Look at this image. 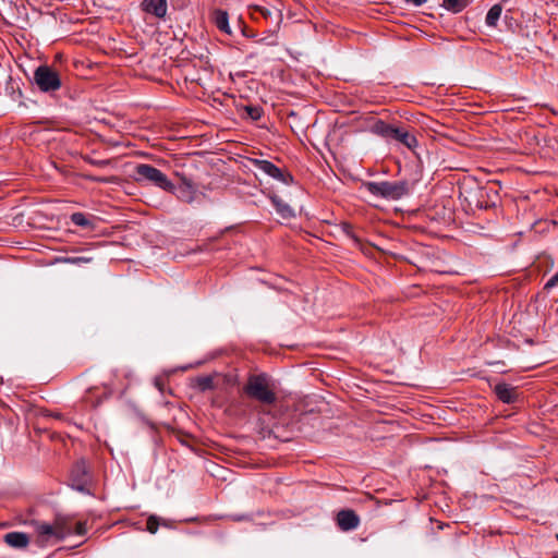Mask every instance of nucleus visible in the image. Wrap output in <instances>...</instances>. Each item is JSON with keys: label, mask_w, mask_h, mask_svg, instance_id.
Segmentation results:
<instances>
[{"label": "nucleus", "mask_w": 558, "mask_h": 558, "mask_svg": "<svg viewBox=\"0 0 558 558\" xmlns=\"http://www.w3.org/2000/svg\"><path fill=\"white\" fill-rule=\"evenodd\" d=\"M558 286V271L546 282L544 289H551Z\"/></svg>", "instance_id": "obj_28"}, {"label": "nucleus", "mask_w": 558, "mask_h": 558, "mask_svg": "<svg viewBox=\"0 0 558 558\" xmlns=\"http://www.w3.org/2000/svg\"><path fill=\"white\" fill-rule=\"evenodd\" d=\"M4 542L13 548H25L29 544V537L23 532H10L4 535Z\"/></svg>", "instance_id": "obj_16"}, {"label": "nucleus", "mask_w": 558, "mask_h": 558, "mask_svg": "<svg viewBox=\"0 0 558 558\" xmlns=\"http://www.w3.org/2000/svg\"><path fill=\"white\" fill-rule=\"evenodd\" d=\"M177 189L180 193L178 197L186 203L193 202L198 194L197 185L191 179H187L184 173L177 172Z\"/></svg>", "instance_id": "obj_7"}, {"label": "nucleus", "mask_w": 558, "mask_h": 558, "mask_svg": "<svg viewBox=\"0 0 558 558\" xmlns=\"http://www.w3.org/2000/svg\"><path fill=\"white\" fill-rule=\"evenodd\" d=\"M364 186L372 195L386 199H399L408 193L405 182H366Z\"/></svg>", "instance_id": "obj_3"}, {"label": "nucleus", "mask_w": 558, "mask_h": 558, "mask_svg": "<svg viewBox=\"0 0 558 558\" xmlns=\"http://www.w3.org/2000/svg\"><path fill=\"white\" fill-rule=\"evenodd\" d=\"M557 539H558V534H557Z\"/></svg>", "instance_id": "obj_32"}, {"label": "nucleus", "mask_w": 558, "mask_h": 558, "mask_svg": "<svg viewBox=\"0 0 558 558\" xmlns=\"http://www.w3.org/2000/svg\"><path fill=\"white\" fill-rule=\"evenodd\" d=\"M142 10L156 17H163L167 13L166 0H143L141 3Z\"/></svg>", "instance_id": "obj_13"}, {"label": "nucleus", "mask_w": 558, "mask_h": 558, "mask_svg": "<svg viewBox=\"0 0 558 558\" xmlns=\"http://www.w3.org/2000/svg\"><path fill=\"white\" fill-rule=\"evenodd\" d=\"M165 385H166V379L161 376L159 377H156L155 379V386L156 388L160 391V392H163L165 390Z\"/></svg>", "instance_id": "obj_29"}, {"label": "nucleus", "mask_w": 558, "mask_h": 558, "mask_svg": "<svg viewBox=\"0 0 558 558\" xmlns=\"http://www.w3.org/2000/svg\"><path fill=\"white\" fill-rule=\"evenodd\" d=\"M53 525L59 535V539H64L66 536L73 534V522L71 518L65 515H56Z\"/></svg>", "instance_id": "obj_15"}, {"label": "nucleus", "mask_w": 558, "mask_h": 558, "mask_svg": "<svg viewBox=\"0 0 558 558\" xmlns=\"http://www.w3.org/2000/svg\"><path fill=\"white\" fill-rule=\"evenodd\" d=\"M71 221L75 226L84 228V229H93L94 228L93 221L87 217V215H85L83 213H73L71 215Z\"/></svg>", "instance_id": "obj_21"}, {"label": "nucleus", "mask_w": 558, "mask_h": 558, "mask_svg": "<svg viewBox=\"0 0 558 558\" xmlns=\"http://www.w3.org/2000/svg\"><path fill=\"white\" fill-rule=\"evenodd\" d=\"M197 387L202 390H208L213 388V378L209 376L199 377L197 379Z\"/></svg>", "instance_id": "obj_25"}, {"label": "nucleus", "mask_w": 558, "mask_h": 558, "mask_svg": "<svg viewBox=\"0 0 558 558\" xmlns=\"http://www.w3.org/2000/svg\"><path fill=\"white\" fill-rule=\"evenodd\" d=\"M407 3L413 4L415 7H420L427 2L428 0H404Z\"/></svg>", "instance_id": "obj_30"}, {"label": "nucleus", "mask_w": 558, "mask_h": 558, "mask_svg": "<svg viewBox=\"0 0 558 558\" xmlns=\"http://www.w3.org/2000/svg\"><path fill=\"white\" fill-rule=\"evenodd\" d=\"M270 201L276 208V211L284 219H289L294 216L293 209L284 203L278 195H270Z\"/></svg>", "instance_id": "obj_18"}, {"label": "nucleus", "mask_w": 558, "mask_h": 558, "mask_svg": "<svg viewBox=\"0 0 558 558\" xmlns=\"http://www.w3.org/2000/svg\"><path fill=\"white\" fill-rule=\"evenodd\" d=\"M251 15L254 20H257L258 16H262L266 21L275 22L278 26L281 22V12L276 8H268L264 5H252L250 7Z\"/></svg>", "instance_id": "obj_10"}, {"label": "nucleus", "mask_w": 558, "mask_h": 558, "mask_svg": "<svg viewBox=\"0 0 558 558\" xmlns=\"http://www.w3.org/2000/svg\"><path fill=\"white\" fill-rule=\"evenodd\" d=\"M133 179L138 183L154 184L155 186H158L168 192H171L174 187L172 182L168 180L165 173H162L159 169L146 163H140L135 166Z\"/></svg>", "instance_id": "obj_2"}, {"label": "nucleus", "mask_w": 558, "mask_h": 558, "mask_svg": "<svg viewBox=\"0 0 558 558\" xmlns=\"http://www.w3.org/2000/svg\"><path fill=\"white\" fill-rule=\"evenodd\" d=\"M86 532H87V529H86L85 522L73 523V534L83 536L86 534Z\"/></svg>", "instance_id": "obj_26"}, {"label": "nucleus", "mask_w": 558, "mask_h": 558, "mask_svg": "<svg viewBox=\"0 0 558 558\" xmlns=\"http://www.w3.org/2000/svg\"><path fill=\"white\" fill-rule=\"evenodd\" d=\"M210 20L219 32L228 36H232V29L229 24V14L227 11L221 9L214 10L210 14Z\"/></svg>", "instance_id": "obj_12"}, {"label": "nucleus", "mask_w": 558, "mask_h": 558, "mask_svg": "<svg viewBox=\"0 0 558 558\" xmlns=\"http://www.w3.org/2000/svg\"><path fill=\"white\" fill-rule=\"evenodd\" d=\"M245 111L247 112L248 117L254 121L259 120L263 113L262 108L257 106H246Z\"/></svg>", "instance_id": "obj_24"}, {"label": "nucleus", "mask_w": 558, "mask_h": 558, "mask_svg": "<svg viewBox=\"0 0 558 558\" xmlns=\"http://www.w3.org/2000/svg\"><path fill=\"white\" fill-rule=\"evenodd\" d=\"M392 140L401 143L409 149H414L417 146L416 137L403 128H397L396 135Z\"/></svg>", "instance_id": "obj_17"}, {"label": "nucleus", "mask_w": 558, "mask_h": 558, "mask_svg": "<svg viewBox=\"0 0 558 558\" xmlns=\"http://www.w3.org/2000/svg\"><path fill=\"white\" fill-rule=\"evenodd\" d=\"M337 524L341 531L355 530L360 525L359 515L351 509H343L337 513Z\"/></svg>", "instance_id": "obj_9"}, {"label": "nucleus", "mask_w": 558, "mask_h": 558, "mask_svg": "<svg viewBox=\"0 0 558 558\" xmlns=\"http://www.w3.org/2000/svg\"><path fill=\"white\" fill-rule=\"evenodd\" d=\"M252 165L265 174L276 179L287 185L293 183V177L289 172H284L269 160L251 159Z\"/></svg>", "instance_id": "obj_5"}, {"label": "nucleus", "mask_w": 558, "mask_h": 558, "mask_svg": "<svg viewBox=\"0 0 558 558\" xmlns=\"http://www.w3.org/2000/svg\"><path fill=\"white\" fill-rule=\"evenodd\" d=\"M160 525H163L167 529H171L170 524L156 515H151L147 519L146 526L151 534H155Z\"/></svg>", "instance_id": "obj_22"}, {"label": "nucleus", "mask_w": 558, "mask_h": 558, "mask_svg": "<svg viewBox=\"0 0 558 558\" xmlns=\"http://www.w3.org/2000/svg\"><path fill=\"white\" fill-rule=\"evenodd\" d=\"M63 263L73 264V265H81V264H87L93 260L92 257L86 256H75V257H63L60 259Z\"/></svg>", "instance_id": "obj_23"}, {"label": "nucleus", "mask_w": 558, "mask_h": 558, "mask_svg": "<svg viewBox=\"0 0 558 558\" xmlns=\"http://www.w3.org/2000/svg\"><path fill=\"white\" fill-rule=\"evenodd\" d=\"M471 2L472 0H444L442 7L452 13H459Z\"/></svg>", "instance_id": "obj_20"}, {"label": "nucleus", "mask_w": 558, "mask_h": 558, "mask_svg": "<svg viewBox=\"0 0 558 558\" xmlns=\"http://www.w3.org/2000/svg\"><path fill=\"white\" fill-rule=\"evenodd\" d=\"M71 480L73 482V486L83 492L85 485L88 483V466L84 460L77 461L71 471Z\"/></svg>", "instance_id": "obj_8"}, {"label": "nucleus", "mask_w": 558, "mask_h": 558, "mask_svg": "<svg viewBox=\"0 0 558 558\" xmlns=\"http://www.w3.org/2000/svg\"><path fill=\"white\" fill-rule=\"evenodd\" d=\"M32 525L36 533V543L44 547L49 543L60 542L59 535L56 531L53 523H47L44 521H33Z\"/></svg>", "instance_id": "obj_6"}, {"label": "nucleus", "mask_w": 558, "mask_h": 558, "mask_svg": "<svg viewBox=\"0 0 558 558\" xmlns=\"http://www.w3.org/2000/svg\"><path fill=\"white\" fill-rule=\"evenodd\" d=\"M179 2V0H177V3ZM181 2V7H186L187 3L190 2V0H180Z\"/></svg>", "instance_id": "obj_31"}, {"label": "nucleus", "mask_w": 558, "mask_h": 558, "mask_svg": "<svg viewBox=\"0 0 558 558\" xmlns=\"http://www.w3.org/2000/svg\"><path fill=\"white\" fill-rule=\"evenodd\" d=\"M238 27L240 28L243 36L247 38H255L256 34L253 31H248L245 25L242 24L241 19L238 20Z\"/></svg>", "instance_id": "obj_27"}, {"label": "nucleus", "mask_w": 558, "mask_h": 558, "mask_svg": "<svg viewBox=\"0 0 558 558\" xmlns=\"http://www.w3.org/2000/svg\"><path fill=\"white\" fill-rule=\"evenodd\" d=\"M243 390L247 397L262 404L270 405L277 401L275 384L265 373L251 375Z\"/></svg>", "instance_id": "obj_1"}, {"label": "nucleus", "mask_w": 558, "mask_h": 558, "mask_svg": "<svg viewBox=\"0 0 558 558\" xmlns=\"http://www.w3.org/2000/svg\"><path fill=\"white\" fill-rule=\"evenodd\" d=\"M494 391L498 399L504 403H513L518 399V393L514 387L506 384L499 383L495 386Z\"/></svg>", "instance_id": "obj_14"}, {"label": "nucleus", "mask_w": 558, "mask_h": 558, "mask_svg": "<svg viewBox=\"0 0 558 558\" xmlns=\"http://www.w3.org/2000/svg\"><path fill=\"white\" fill-rule=\"evenodd\" d=\"M34 83L43 93H54L62 86L59 72L49 65H39L34 71Z\"/></svg>", "instance_id": "obj_4"}, {"label": "nucleus", "mask_w": 558, "mask_h": 558, "mask_svg": "<svg viewBox=\"0 0 558 558\" xmlns=\"http://www.w3.org/2000/svg\"><path fill=\"white\" fill-rule=\"evenodd\" d=\"M502 12L500 4H494L487 12L485 23L489 27H496Z\"/></svg>", "instance_id": "obj_19"}, {"label": "nucleus", "mask_w": 558, "mask_h": 558, "mask_svg": "<svg viewBox=\"0 0 558 558\" xmlns=\"http://www.w3.org/2000/svg\"><path fill=\"white\" fill-rule=\"evenodd\" d=\"M397 126L388 124L383 120H376L368 125V131L375 135H378L387 141H391L396 135Z\"/></svg>", "instance_id": "obj_11"}]
</instances>
